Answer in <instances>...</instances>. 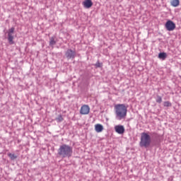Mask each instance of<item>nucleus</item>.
Returning a JSON list of instances; mask_svg holds the SVG:
<instances>
[{
	"instance_id": "f257e3e1",
	"label": "nucleus",
	"mask_w": 181,
	"mask_h": 181,
	"mask_svg": "<svg viewBox=\"0 0 181 181\" xmlns=\"http://www.w3.org/2000/svg\"><path fill=\"white\" fill-rule=\"evenodd\" d=\"M114 108L117 119L122 120L126 119L128 112V106L123 103H119L115 105Z\"/></svg>"
},
{
	"instance_id": "f03ea898",
	"label": "nucleus",
	"mask_w": 181,
	"mask_h": 181,
	"mask_svg": "<svg viewBox=\"0 0 181 181\" xmlns=\"http://www.w3.org/2000/svg\"><path fill=\"white\" fill-rule=\"evenodd\" d=\"M57 153L62 158H70L73 155V147L68 146V144H62L59 146Z\"/></svg>"
},
{
	"instance_id": "7ed1b4c3",
	"label": "nucleus",
	"mask_w": 181,
	"mask_h": 181,
	"mask_svg": "<svg viewBox=\"0 0 181 181\" xmlns=\"http://www.w3.org/2000/svg\"><path fill=\"white\" fill-rule=\"evenodd\" d=\"M151 143V136L148 133H141L140 146L148 148Z\"/></svg>"
},
{
	"instance_id": "20e7f679",
	"label": "nucleus",
	"mask_w": 181,
	"mask_h": 181,
	"mask_svg": "<svg viewBox=\"0 0 181 181\" xmlns=\"http://www.w3.org/2000/svg\"><path fill=\"white\" fill-rule=\"evenodd\" d=\"M165 27L168 31L170 32L175 30L176 24L173 21L168 20L165 23Z\"/></svg>"
},
{
	"instance_id": "39448f33",
	"label": "nucleus",
	"mask_w": 181,
	"mask_h": 181,
	"mask_svg": "<svg viewBox=\"0 0 181 181\" xmlns=\"http://www.w3.org/2000/svg\"><path fill=\"white\" fill-rule=\"evenodd\" d=\"M90 107L88 105H81L79 113L81 115H88L90 113Z\"/></svg>"
},
{
	"instance_id": "423d86ee",
	"label": "nucleus",
	"mask_w": 181,
	"mask_h": 181,
	"mask_svg": "<svg viewBox=\"0 0 181 181\" xmlns=\"http://www.w3.org/2000/svg\"><path fill=\"white\" fill-rule=\"evenodd\" d=\"M65 56L68 59H74L76 56V52L71 49H68L65 52Z\"/></svg>"
},
{
	"instance_id": "0eeeda50",
	"label": "nucleus",
	"mask_w": 181,
	"mask_h": 181,
	"mask_svg": "<svg viewBox=\"0 0 181 181\" xmlns=\"http://www.w3.org/2000/svg\"><path fill=\"white\" fill-rule=\"evenodd\" d=\"M115 131L118 134H123L125 132V128L122 124H117L115 126Z\"/></svg>"
},
{
	"instance_id": "6e6552de",
	"label": "nucleus",
	"mask_w": 181,
	"mask_h": 181,
	"mask_svg": "<svg viewBox=\"0 0 181 181\" xmlns=\"http://www.w3.org/2000/svg\"><path fill=\"white\" fill-rule=\"evenodd\" d=\"M82 5L83 8L89 9L93 6V3L92 0H85L82 2Z\"/></svg>"
},
{
	"instance_id": "1a4fd4ad",
	"label": "nucleus",
	"mask_w": 181,
	"mask_h": 181,
	"mask_svg": "<svg viewBox=\"0 0 181 181\" xmlns=\"http://www.w3.org/2000/svg\"><path fill=\"white\" fill-rule=\"evenodd\" d=\"M103 130H104V127H103V124H95V131L97 133H100Z\"/></svg>"
},
{
	"instance_id": "9d476101",
	"label": "nucleus",
	"mask_w": 181,
	"mask_h": 181,
	"mask_svg": "<svg viewBox=\"0 0 181 181\" xmlns=\"http://www.w3.org/2000/svg\"><path fill=\"white\" fill-rule=\"evenodd\" d=\"M180 4V0H171L170 1V5L175 8L178 7Z\"/></svg>"
},
{
	"instance_id": "9b49d317",
	"label": "nucleus",
	"mask_w": 181,
	"mask_h": 181,
	"mask_svg": "<svg viewBox=\"0 0 181 181\" xmlns=\"http://www.w3.org/2000/svg\"><path fill=\"white\" fill-rule=\"evenodd\" d=\"M168 55L166 52H160L158 54V58L160 59H162L163 61L165 60L167 58Z\"/></svg>"
},
{
	"instance_id": "f8f14e48",
	"label": "nucleus",
	"mask_w": 181,
	"mask_h": 181,
	"mask_svg": "<svg viewBox=\"0 0 181 181\" xmlns=\"http://www.w3.org/2000/svg\"><path fill=\"white\" fill-rule=\"evenodd\" d=\"M57 41L55 40V37H51L49 38V46L53 47L56 45Z\"/></svg>"
},
{
	"instance_id": "ddd939ff",
	"label": "nucleus",
	"mask_w": 181,
	"mask_h": 181,
	"mask_svg": "<svg viewBox=\"0 0 181 181\" xmlns=\"http://www.w3.org/2000/svg\"><path fill=\"white\" fill-rule=\"evenodd\" d=\"M8 43H10V45H13L14 44V42H13V39H14V37L13 35V34H8Z\"/></svg>"
},
{
	"instance_id": "4468645a",
	"label": "nucleus",
	"mask_w": 181,
	"mask_h": 181,
	"mask_svg": "<svg viewBox=\"0 0 181 181\" xmlns=\"http://www.w3.org/2000/svg\"><path fill=\"white\" fill-rule=\"evenodd\" d=\"M57 122H62L64 121V117L62 115H59L57 117L55 118Z\"/></svg>"
},
{
	"instance_id": "2eb2a0df",
	"label": "nucleus",
	"mask_w": 181,
	"mask_h": 181,
	"mask_svg": "<svg viewBox=\"0 0 181 181\" xmlns=\"http://www.w3.org/2000/svg\"><path fill=\"white\" fill-rule=\"evenodd\" d=\"M163 106L166 107H172V103L170 101H164Z\"/></svg>"
},
{
	"instance_id": "dca6fc26",
	"label": "nucleus",
	"mask_w": 181,
	"mask_h": 181,
	"mask_svg": "<svg viewBox=\"0 0 181 181\" xmlns=\"http://www.w3.org/2000/svg\"><path fill=\"white\" fill-rule=\"evenodd\" d=\"M156 102L157 103L160 104V103L163 102V98H162V97H161L160 95H157V98H156Z\"/></svg>"
},
{
	"instance_id": "f3484780",
	"label": "nucleus",
	"mask_w": 181,
	"mask_h": 181,
	"mask_svg": "<svg viewBox=\"0 0 181 181\" xmlns=\"http://www.w3.org/2000/svg\"><path fill=\"white\" fill-rule=\"evenodd\" d=\"M8 156L11 160H15L17 158V156H15V154H11V153H8Z\"/></svg>"
},
{
	"instance_id": "a211bd4d",
	"label": "nucleus",
	"mask_w": 181,
	"mask_h": 181,
	"mask_svg": "<svg viewBox=\"0 0 181 181\" xmlns=\"http://www.w3.org/2000/svg\"><path fill=\"white\" fill-rule=\"evenodd\" d=\"M15 32V28L12 27L11 28L8 29V34H11L13 35Z\"/></svg>"
},
{
	"instance_id": "6ab92c4d",
	"label": "nucleus",
	"mask_w": 181,
	"mask_h": 181,
	"mask_svg": "<svg viewBox=\"0 0 181 181\" xmlns=\"http://www.w3.org/2000/svg\"><path fill=\"white\" fill-rule=\"evenodd\" d=\"M96 66L100 67V63L96 64Z\"/></svg>"
}]
</instances>
